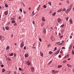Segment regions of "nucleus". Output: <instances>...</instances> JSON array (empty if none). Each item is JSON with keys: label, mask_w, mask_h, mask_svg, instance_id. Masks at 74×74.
Returning a JSON list of instances; mask_svg holds the SVG:
<instances>
[{"label": "nucleus", "mask_w": 74, "mask_h": 74, "mask_svg": "<svg viewBox=\"0 0 74 74\" xmlns=\"http://www.w3.org/2000/svg\"><path fill=\"white\" fill-rule=\"evenodd\" d=\"M8 11L5 12V15H8Z\"/></svg>", "instance_id": "obj_7"}, {"label": "nucleus", "mask_w": 74, "mask_h": 74, "mask_svg": "<svg viewBox=\"0 0 74 74\" xmlns=\"http://www.w3.org/2000/svg\"><path fill=\"white\" fill-rule=\"evenodd\" d=\"M14 74H16V71H14Z\"/></svg>", "instance_id": "obj_55"}, {"label": "nucleus", "mask_w": 74, "mask_h": 74, "mask_svg": "<svg viewBox=\"0 0 74 74\" xmlns=\"http://www.w3.org/2000/svg\"><path fill=\"white\" fill-rule=\"evenodd\" d=\"M5 28L6 30H9V27L8 26L6 27Z\"/></svg>", "instance_id": "obj_12"}, {"label": "nucleus", "mask_w": 74, "mask_h": 74, "mask_svg": "<svg viewBox=\"0 0 74 74\" xmlns=\"http://www.w3.org/2000/svg\"><path fill=\"white\" fill-rule=\"evenodd\" d=\"M61 32H62V33H64V30H62V31Z\"/></svg>", "instance_id": "obj_47"}, {"label": "nucleus", "mask_w": 74, "mask_h": 74, "mask_svg": "<svg viewBox=\"0 0 74 74\" xmlns=\"http://www.w3.org/2000/svg\"><path fill=\"white\" fill-rule=\"evenodd\" d=\"M25 58H27V57H28V56H29L27 54H25Z\"/></svg>", "instance_id": "obj_9"}, {"label": "nucleus", "mask_w": 74, "mask_h": 74, "mask_svg": "<svg viewBox=\"0 0 74 74\" xmlns=\"http://www.w3.org/2000/svg\"><path fill=\"white\" fill-rule=\"evenodd\" d=\"M72 6L73 5H72V4H71L68 7V9L66 10V12H68V13H69V12H70V11L71 10V8H72Z\"/></svg>", "instance_id": "obj_1"}, {"label": "nucleus", "mask_w": 74, "mask_h": 74, "mask_svg": "<svg viewBox=\"0 0 74 74\" xmlns=\"http://www.w3.org/2000/svg\"><path fill=\"white\" fill-rule=\"evenodd\" d=\"M66 8H63L62 9V11L63 12L66 11Z\"/></svg>", "instance_id": "obj_13"}, {"label": "nucleus", "mask_w": 74, "mask_h": 74, "mask_svg": "<svg viewBox=\"0 0 74 74\" xmlns=\"http://www.w3.org/2000/svg\"><path fill=\"white\" fill-rule=\"evenodd\" d=\"M55 28L56 30H57V28L56 27H55Z\"/></svg>", "instance_id": "obj_62"}, {"label": "nucleus", "mask_w": 74, "mask_h": 74, "mask_svg": "<svg viewBox=\"0 0 74 74\" xmlns=\"http://www.w3.org/2000/svg\"><path fill=\"white\" fill-rule=\"evenodd\" d=\"M42 21H43V22H45V19L44 18V17H42Z\"/></svg>", "instance_id": "obj_16"}, {"label": "nucleus", "mask_w": 74, "mask_h": 74, "mask_svg": "<svg viewBox=\"0 0 74 74\" xmlns=\"http://www.w3.org/2000/svg\"><path fill=\"white\" fill-rule=\"evenodd\" d=\"M61 19L60 18H58L57 19V21L58 23L60 22L61 21Z\"/></svg>", "instance_id": "obj_6"}, {"label": "nucleus", "mask_w": 74, "mask_h": 74, "mask_svg": "<svg viewBox=\"0 0 74 74\" xmlns=\"http://www.w3.org/2000/svg\"><path fill=\"white\" fill-rule=\"evenodd\" d=\"M67 3H69V0H67Z\"/></svg>", "instance_id": "obj_53"}, {"label": "nucleus", "mask_w": 74, "mask_h": 74, "mask_svg": "<svg viewBox=\"0 0 74 74\" xmlns=\"http://www.w3.org/2000/svg\"><path fill=\"white\" fill-rule=\"evenodd\" d=\"M66 62H67V61L66 60H65L63 62V63H66Z\"/></svg>", "instance_id": "obj_38"}, {"label": "nucleus", "mask_w": 74, "mask_h": 74, "mask_svg": "<svg viewBox=\"0 0 74 74\" xmlns=\"http://www.w3.org/2000/svg\"><path fill=\"white\" fill-rule=\"evenodd\" d=\"M56 14V12H55L52 14V15H53V16H55Z\"/></svg>", "instance_id": "obj_26"}, {"label": "nucleus", "mask_w": 74, "mask_h": 74, "mask_svg": "<svg viewBox=\"0 0 74 74\" xmlns=\"http://www.w3.org/2000/svg\"><path fill=\"white\" fill-rule=\"evenodd\" d=\"M11 73V71H9V73H8V74H10Z\"/></svg>", "instance_id": "obj_46"}, {"label": "nucleus", "mask_w": 74, "mask_h": 74, "mask_svg": "<svg viewBox=\"0 0 74 74\" xmlns=\"http://www.w3.org/2000/svg\"><path fill=\"white\" fill-rule=\"evenodd\" d=\"M4 71H5V69H3L2 71V73L4 72Z\"/></svg>", "instance_id": "obj_34"}, {"label": "nucleus", "mask_w": 74, "mask_h": 74, "mask_svg": "<svg viewBox=\"0 0 74 74\" xmlns=\"http://www.w3.org/2000/svg\"><path fill=\"white\" fill-rule=\"evenodd\" d=\"M33 24H34H34H35V22L34 21H33Z\"/></svg>", "instance_id": "obj_44"}, {"label": "nucleus", "mask_w": 74, "mask_h": 74, "mask_svg": "<svg viewBox=\"0 0 74 74\" xmlns=\"http://www.w3.org/2000/svg\"><path fill=\"white\" fill-rule=\"evenodd\" d=\"M53 53V52H52L50 51L49 52V54H50V55H51Z\"/></svg>", "instance_id": "obj_29"}, {"label": "nucleus", "mask_w": 74, "mask_h": 74, "mask_svg": "<svg viewBox=\"0 0 74 74\" xmlns=\"http://www.w3.org/2000/svg\"><path fill=\"white\" fill-rule=\"evenodd\" d=\"M69 55H67V56H65L64 57V58H66V57H67H67H68V58H69Z\"/></svg>", "instance_id": "obj_30"}, {"label": "nucleus", "mask_w": 74, "mask_h": 74, "mask_svg": "<svg viewBox=\"0 0 74 74\" xmlns=\"http://www.w3.org/2000/svg\"><path fill=\"white\" fill-rule=\"evenodd\" d=\"M48 4H49V5H51V6H52V5H51V1L49 2L48 3Z\"/></svg>", "instance_id": "obj_28"}, {"label": "nucleus", "mask_w": 74, "mask_h": 74, "mask_svg": "<svg viewBox=\"0 0 74 74\" xmlns=\"http://www.w3.org/2000/svg\"><path fill=\"white\" fill-rule=\"evenodd\" d=\"M63 36H60V38H62V37Z\"/></svg>", "instance_id": "obj_49"}, {"label": "nucleus", "mask_w": 74, "mask_h": 74, "mask_svg": "<svg viewBox=\"0 0 74 74\" xmlns=\"http://www.w3.org/2000/svg\"><path fill=\"white\" fill-rule=\"evenodd\" d=\"M69 17H67L66 18V21H68V19H69Z\"/></svg>", "instance_id": "obj_24"}, {"label": "nucleus", "mask_w": 74, "mask_h": 74, "mask_svg": "<svg viewBox=\"0 0 74 74\" xmlns=\"http://www.w3.org/2000/svg\"><path fill=\"white\" fill-rule=\"evenodd\" d=\"M23 49H26V46H25L24 47Z\"/></svg>", "instance_id": "obj_50"}, {"label": "nucleus", "mask_w": 74, "mask_h": 74, "mask_svg": "<svg viewBox=\"0 0 74 74\" xmlns=\"http://www.w3.org/2000/svg\"><path fill=\"white\" fill-rule=\"evenodd\" d=\"M20 46L21 48L23 47L24 46V42L23 41H22L20 44Z\"/></svg>", "instance_id": "obj_3"}, {"label": "nucleus", "mask_w": 74, "mask_h": 74, "mask_svg": "<svg viewBox=\"0 0 74 74\" xmlns=\"http://www.w3.org/2000/svg\"><path fill=\"white\" fill-rule=\"evenodd\" d=\"M51 40H52V41H54L55 40V38L53 37H51Z\"/></svg>", "instance_id": "obj_8"}, {"label": "nucleus", "mask_w": 74, "mask_h": 74, "mask_svg": "<svg viewBox=\"0 0 74 74\" xmlns=\"http://www.w3.org/2000/svg\"><path fill=\"white\" fill-rule=\"evenodd\" d=\"M71 45H70V46H69V47L68 51H70V50L71 49Z\"/></svg>", "instance_id": "obj_10"}, {"label": "nucleus", "mask_w": 74, "mask_h": 74, "mask_svg": "<svg viewBox=\"0 0 74 74\" xmlns=\"http://www.w3.org/2000/svg\"><path fill=\"white\" fill-rule=\"evenodd\" d=\"M43 8H47V6L46 5H43Z\"/></svg>", "instance_id": "obj_32"}, {"label": "nucleus", "mask_w": 74, "mask_h": 74, "mask_svg": "<svg viewBox=\"0 0 74 74\" xmlns=\"http://www.w3.org/2000/svg\"><path fill=\"white\" fill-rule=\"evenodd\" d=\"M5 6L6 7H8V5L6 4H5Z\"/></svg>", "instance_id": "obj_33"}, {"label": "nucleus", "mask_w": 74, "mask_h": 74, "mask_svg": "<svg viewBox=\"0 0 74 74\" xmlns=\"http://www.w3.org/2000/svg\"><path fill=\"white\" fill-rule=\"evenodd\" d=\"M70 22H71V24H72L73 21H72V19H70Z\"/></svg>", "instance_id": "obj_19"}, {"label": "nucleus", "mask_w": 74, "mask_h": 74, "mask_svg": "<svg viewBox=\"0 0 74 74\" xmlns=\"http://www.w3.org/2000/svg\"><path fill=\"white\" fill-rule=\"evenodd\" d=\"M24 14H26V13L25 12V10H23V11Z\"/></svg>", "instance_id": "obj_63"}, {"label": "nucleus", "mask_w": 74, "mask_h": 74, "mask_svg": "<svg viewBox=\"0 0 74 74\" xmlns=\"http://www.w3.org/2000/svg\"><path fill=\"white\" fill-rule=\"evenodd\" d=\"M62 11V10L61 9L60 10H58L57 11V12H58V13L60 12H61Z\"/></svg>", "instance_id": "obj_21"}, {"label": "nucleus", "mask_w": 74, "mask_h": 74, "mask_svg": "<svg viewBox=\"0 0 74 74\" xmlns=\"http://www.w3.org/2000/svg\"><path fill=\"white\" fill-rule=\"evenodd\" d=\"M52 73L53 74H56V72L54 70L52 71Z\"/></svg>", "instance_id": "obj_14"}, {"label": "nucleus", "mask_w": 74, "mask_h": 74, "mask_svg": "<svg viewBox=\"0 0 74 74\" xmlns=\"http://www.w3.org/2000/svg\"><path fill=\"white\" fill-rule=\"evenodd\" d=\"M44 23H42L41 24V26H44Z\"/></svg>", "instance_id": "obj_23"}, {"label": "nucleus", "mask_w": 74, "mask_h": 74, "mask_svg": "<svg viewBox=\"0 0 74 74\" xmlns=\"http://www.w3.org/2000/svg\"><path fill=\"white\" fill-rule=\"evenodd\" d=\"M23 6H24V7H25V5L24 4V3H23Z\"/></svg>", "instance_id": "obj_57"}, {"label": "nucleus", "mask_w": 74, "mask_h": 74, "mask_svg": "<svg viewBox=\"0 0 74 74\" xmlns=\"http://www.w3.org/2000/svg\"><path fill=\"white\" fill-rule=\"evenodd\" d=\"M51 47V45H48V47Z\"/></svg>", "instance_id": "obj_56"}, {"label": "nucleus", "mask_w": 74, "mask_h": 74, "mask_svg": "<svg viewBox=\"0 0 74 74\" xmlns=\"http://www.w3.org/2000/svg\"><path fill=\"white\" fill-rule=\"evenodd\" d=\"M72 55H74V51L73 50H72Z\"/></svg>", "instance_id": "obj_22"}, {"label": "nucleus", "mask_w": 74, "mask_h": 74, "mask_svg": "<svg viewBox=\"0 0 74 74\" xmlns=\"http://www.w3.org/2000/svg\"><path fill=\"white\" fill-rule=\"evenodd\" d=\"M60 49H58V51H57L56 52V53H55V56H56L58 53H59V51H60Z\"/></svg>", "instance_id": "obj_4"}, {"label": "nucleus", "mask_w": 74, "mask_h": 74, "mask_svg": "<svg viewBox=\"0 0 74 74\" xmlns=\"http://www.w3.org/2000/svg\"><path fill=\"white\" fill-rule=\"evenodd\" d=\"M13 55H14V54H13V53H11L10 54V56H13Z\"/></svg>", "instance_id": "obj_15"}, {"label": "nucleus", "mask_w": 74, "mask_h": 74, "mask_svg": "<svg viewBox=\"0 0 74 74\" xmlns=\"http://www.w3.org/2000/svg\"><path fill=\"white\" fill-rule=\"evenodd\" d=\"M40 54L41 56H42V57H43V56H44V55H43V53H42V52H40Z\"/></svg>", "instance_id": "obj_11"}, {"label": "nucleus", "mask_w": 74, "mask_h": 74, "mask_svg": "<svg viewBox=\"0 0 74 74\" xmlns=\"http://www.w3.org/2000/svg\"><path fill=\"white\" fill-rule=\"evenodd\" d=\"M54 49H55V50H56V49H57V47H55V48Z\"/></svg>", "instance_id": "obj_61"}, {"label": "nucleus", "mask_w": 74, "mask_h": 74, "mask_svg": "<svg viewBox=\"0 0 74 74\" xmlns=\"http://www.w3.org/2000/svg\"><path fill=\"white\" fill-rule=\"evenodd\" d=\"M7 60H9V61L11 60V59H10V58H8Z\"/></svg>", "instance_id": "obj_40"}, {"label": "nucleus", "mask_w": 74, "mask_h": 74, "mask_svg": "<svg viewBox=\"0 0 74 74\" xmlns=\"http://www.w3.org/2000/svg\"><path fill=\"white\" fill-rule=\"evenodd\" d=\"M67 66H68V67H69L70 65H69V64H67Z\"/></svg>", "instance_id": "obj_60"}, {"label": "nucleus", "mask_w": 74, "mask_h": 74, "mask_svg": "<svg viewBox=\"0 0 74 74\" xmlns=\"http://www.w3.org/2000/svg\"><path fill=\"white\" fill-rule=\"evenodd\" d=\"M39 40L40 42H41L42 41L41 39L40 38H39Z\"/></svg>", "instance_id": "obj_39"}, {"label": "nucleus", "mask_w": 74, "mask_h": 74, "mask_svg": "<svg viewBox=\"0 0 74 74\" xmlns=\"http://www.w3.org/2000/svg\"><path fill=\"white\" fill-rule=\"evenodd\" d=\"M59 35L60 36V33H59Z\"/></svg>", "instance_id": "obj_64"}, {"label": "nucleus", "mask_w": 74, "mask_h": 74, "mask_svg": "<svg viewBox=\"0 0 74 74\" xmlns=\"http://www.w3.org/2000/svg\"><path fill=\"white\" fill-rule=\"evenodd\" d=\"M9 48H10V47L9 46H7V47H6V50H8V49H9Z\"/></svg>", "instance_id": "obj_18"}, {"label": "nucleus", "mask_w": 74, "mask_h": 74, "mask_svg": "<svg viewBox=\"0 0 74 74\" xmlns=\"http://www.w3.org/2000/svg\"><path fill=\"white\" fill-rule=\"evenodd\" d=\"M64 24H63L60 27H64Z\"/></svg>", "instance_id": "obj_25"}, {"label": "nucleus", "mask_w": 74, "mask_h": 74, "mask_svg": "<svg viewBox=\"0 0 74 74\" xmlns=\"http://www.w3.org/2000/svg\"><path fill=\"white\" fill-rule=\"evenodd\" d=\"M62 49H65V47H62Z\"/></svg>", "instance_id": "obj_51"}, {"label": "nucleus", "mask_w": 74, "mask_h": 74, "mask_svg": "<svg viewBox=\"0 0 74 74\" xmlns=\"http://www.w3.org/2000/svg\"><path fill=\"white\" fill-rule=\"evenodd\" d=\"M3 30L4 31H5V28L4 27H3Z\"/></svg>", "instance_id": "obj_48"}, {"label": "nucleus", "mask_w": 74, "mask_h": 74, "mask_svg": "<svg viewBox=\"0 0 74 74\" xmlns=\"http://www.w3.org/2000/svg\"><path fill=\"white\" fill-rule=\"evenodd\" d=\"M40 8L39 7H38L37 9V10H38V11L39 9Z\"/></svg>", "instance_id": "obj_37"}, {"label": "nucleus", "mask_w": 74, "mask_h": 74, "mask_svg": "<svg viewBox=\"0 0 74 74\" xmlns=\"http://www.w3.org/2000/svg\"><path fill=\"white\" fill-rule=\"evenodd\" d=\"M70 38H72V36H70Z\"/></svg>", "instance_id": "obj_58"}, {"label": "nucleus", "mask_w": 74, "mask_h": 74, "mask_svg": "<svg viewBox=\"0 0 74 74\" xmlns=\"http://www.w3.org/2000/svg\"><path fill=\"white\" fill-rule=\"evenodd\" d=\"M19 70H20V71H22V69L21 68H19Z\"/></svg>", "instance_id": "obj_41"}, {"label": "nucleus", "mask_w": 74, "mask_h": 74, "mask_svg": "<svg viewBox=\"0 0 74 74\" xmlns=\"http://www.w3.org/2000/svg\"><path fill=\"white\" fill-rule=\"evenodd\" d=\"M26 64L28 66H30V64H31V62L29 61V60L27 61Z\"/></svg>", "instance_id": "obj_2"}, {"label": "nucleus", "mask_w": 74, "mask_h": 74, "mask_svg": "<svg viewBox=\"0 0 74 74\" xmlns=\"http://www.w3.org/2000/svg\"><path fill=\"white\" fill-rule=\"evenodd\" d=\"M50 31H52V30H53V28H52V27H51L50 28Z\"/></svg>", "instance_id": "obj_27"}, {"label": "nucleus", "mask_w": 74, "mask_h": 74, "mask_svg": "<svg viewBox=\"0 0 74 74\" xmlns=\"http://www.w3.org/2000/svg\"><path fill=\"white\" fill-rule=\"evenodd\" d=\"M14 26H17V24H16V23H15L14 24Z\"/></svg>", "instance_id": "obj_42"}, {"label": "nucleus", "mask_w": 74, "mask_h": 74, "mask_svg": "<svg viewBox=\"0 0 74 74\" xmlns=\"http://www.w3.org/2000/svg\"><path fill=\"white\" fill-rule=\"evenodd\" d=\"M58 57H59V58H61V56H60V55H59L58 56Z\"/></svg>", "instance_id": "obj_45"}, {"label": "nucleus", "mask_w": 74, "mask_h": 74, "mask_svg": "<svg viewBox=\"0 0 74 74\" xmlns=\"http://www.w3.org/2000/svg\"><path fill=\"white\" fill-rule=\"evenodd\" d=\"M60 42H58L56 43V44H60Z\"/></svg>", "instance_id": "obj_59"}, {"label": "nucleus", "mask_w": 74, "mask_h": 74, "mask_svg": "<svg viewBox=\"0 0 74 74\" xmlns=\"http://www.w3.org/2000/svg\"><path fill=\"white\" fill-rule=\"evenodd\" d=\"M2 38V36H0V40Z\"/></svg>", "instance_id": "obj_52"}, {"label": "nucleus", "mask_w": 74, "mask_h": 74, "mask_svg": "<svg viewBox=\"0 0 74 74\" xmlns=\"http://www.w3.org/2000/svg\"><path fill=\"white\" fill-rule=\"evenodd\" d=\"M15 23V21L14 20H12V23Z\"/></svg>", "instance_id": "obj_20"}, {"label": "nucleus", "mask_w": 74, "mask_h": 74, "mask_svg": "<svg viewBox=\"0 0 74 74\" xmlns=\"http://www.w3.org/2000/svg\"><path fill=\"white\" fill-rule=\"evenodd\" d=\"M43 33L44 34H45L46 33V29L45 28H44L43 29Z\"/></svg>", "instance_id": "obj_5"}, {"label": "nucleus", "mask_w": 74, "mask_h": 74, "mask_svg": "<svg viewBox=\"0 0 74 74\" xmlns=\"http://www.w3.org/2000/svg\"><path fill=\"white\" fill-rule=\"evenodd\" d=\"M63 52V51H62V50H61V51L60 52V53H62Z\"/></svg>", "instance_id": "obj_35"}, {"label": "nucleus", "mask_w": 74, "mask_h": 74, "mask_svg": "<svg viewBox=\"0 0 74 74\" xmlns=\"http://www.w3.org/2000/svg\"><path fill=\"white\" fill-rule=\"evenodd\" d=\"M62 67V65H59L58 66V68H60Z\"/></svg>", "instance_id": "obj_17"}, {"label": "nucleus", "mask_w": 74, "mask_h": 74, "mask_svg": "<svg viewBox=\"0 0 74 74\" xmlns=\"http://www.w3.org/2000/svg\"><path fill=\"white\" fill-rule=\"evenodd\" d=\"M4 67V65L2 64L1 65V67Z\"/></svg>", "instance_id": "obj_43"}, {"label": "nucleus", "mask_w": 74, "mask_h": 74, "mask_svg": "<svg viewBox=\"0 0 74 74\" xmlns=\"http://www.w3.org/2000/svg\"><path fill=\"white\" fill-rule=\"evenodd\" d=\"M31 71H32V72H33V71H34V69L32 68V69H31Z\"/></svg>", "instance_id": "obj_31"}, {"label": "nucleus", "mask_w": 74, "mask_h": 74, "mask_svg": "<svg viewBox=\"0 0 74 74\" xmlns=\"http://www.w3.org/2000/svg\"><path fill=\"white\" fill-rule=\"evenodd\" d=\"M32 48H34V49H36V47H34V46H33Z\"/></svg>", "instance_id": "obj_54"}, {"label": "nucleus", "mask_w": 74, "mask_h": 74, "mask_svg": "<svg viewBox=\"0 0 74 74\" xmlns=\"http://www.w3.org/2000/svg\"><path fill=\"white\" fill-rule=\"evenodd\" d=\"M20 11L21 12H22V10L20 8Z\"/></svg>", "instance_id": "obj_36"}]
</instances>
